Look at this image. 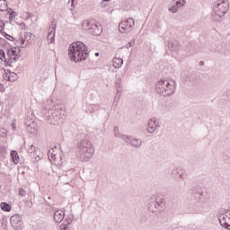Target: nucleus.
Here are the masks:
<instances>
[{
  "instance_id": "11",
  "label": "nucleus",
  "mask_w": 230,
  "mask_h": 230,
  "mask_svg": "<svg viewBox=\"0 0 230 230\" xmlns=\"http://www.w3.org/2000/svg\"><path fill=\"white\" fill-rule=\"evenodd\" d=\"M184 4H186L185 0H172L168 5V10L171 13H177V12H179V8L184 6Z\"/></svg>"
},
{
  "instance_id": "8",
  "label": "nucleus",
  "mask_w": 230,
  "mask_h": 230,
  "mask_svg": "<svg viewBox=\"0 0 230 230\" xmlns=\"http://www.w3.org/2000/svg\"><path fill=\"white\" fill-rule=\"evenodd\" d=\"M75 177H76L75 169H70L59 174L58 182H61V184H69V182H71Z\"/></svg>"
},
{
  "instance_id": "27",
  "label": "nucleus",
  "mask_w": 230,
  "mask_h": 230,
  "mask_svg": "<svg viewBox=\"0 0 230 230\" xmlns=\"http://www.w3.org/2000/svg\"><path fill=\"white\" fill-rule=\"evenodd\" d=\"M18 75L13 72H9V76H7L8 82H15L17 80Z\"/></svg>"
},
{
  "instance_id": "33",
  "label": "nucleus",
  "mask_w": 230,
  "mask_h": 230,
  "mask_svg": "<svg viewBox=\"0 0 230 230\" xmlns=\"http://www.w3.org/2000/svg\"><path fill=\"white\" fill-rule=\"evenodd\" d=\"M3 35H4V37H5V39H7V40H13V38L11 35H9L8 33L3 32Z\"/></svg>"
},
{
  "instance_id": "20",
  "label": "nucleus",
  "mask_w": 230,
  "mask_h": 230,
  "mask_svg": "<svg viewBox=\"0 0 230 230\" xmlns=\"http://www.w3.org/2000/svg\"><path fill=\"white\" fill-rule=\"evenodd\" d=\"M167 48L170 51H175V53H177L181 49V46L179 45V41L177 40L168 41Z\"/></svg>"
},
{
  "instance_id": "43",
  "label": "nucleus",
  "mask_w": 230,
  "mask_h": 230,
  "mask_svg": "<svg viewBox=\"0 0 230 230\" xmlns=\"http://www.w3.org/2000/svg\"><path fill=\"white\" fill-rule=\"evenodd\" d=\"M199 66H204V61H200Z\"/></svg>"
},
{
  "instance_id": "2",
  "label": "nucleus",
  "mask_w": 230,
  "mask_h": 230,
  "mask_svg": "<svg viewBox=\"0 0 230 230\" xmlns=\"http://www.w3.org/2000/svg\"><path fill=\"white\" fill-rule=\"evenodd\" d=\"M76 155L83 163H87L94 155V147L85 136L77 144Z\"/></svg>"
},
{
  "instance_id": "14",
  "label": "nucleus",
  "mask_w": 230,
  "mask_h": 230,
  "mask_svg": "<svg viewBox=\"0 0 230 230\" xmlns=\"http://www.w3.org/2000/svg\"><path fill=\"white\" fill-rule=\"evenodd\" d=\"M27 152L31 156V163H39V161H40V156L37 155V147H35V146L31 145Z\"/></svg>"
},
{
  "instance_id": "22",
  "label": "nucleus",
  "mask_w": 230,
  "mask_h": 230,
  "mask_svg": "<svg viewBox=\"0 0 230 230\" xmlns=\"http://www.w3.org/2000/svg\"><path fill=\"white\" fill-rule=\"evenodd\" d=\"M11 226L14 227H21L22 226V219L19 216H13L11 217Z\"/></svg>"
},
{
  "instance_id": "24",
  "label": "nucleus",
  "mask_w": 230,
  "mask_h": 230,
  "mask_svg": "<svg viewBox=\"0 0 230 230\" xmlns=\"http://www.w3.org/2000/svg\"><path fill=\"white\" fill-rule=\"evenodd\" d=\"M122 66H123L122 58H113V67H115V69H119V67H121Z\"/></svg>"
},
{
  "instance_id": "4",
  "label": "nucleus",
  "mask_w": 230,
  "mask_h": 230,
  "mask_svg": "<svg viewBox=\"0 0 230 230\" xmlns=\"http://www.w3.org/2000/svg\"><path fill=\"white\" fill-rule=\"evenodd\" d=\"M164 197L159 194L154 195L149 199L148 201V210L153 213V215H159V213L164 211L165 208Z\"/></svg>"
},
{
  "instance_id": "18",
  "label": "nucleus",
  "mask_w": 230,
  "mask_h": 230,
  "mask_svg": "<svg viewBox=\"0 0 230 230\" xmlns=\"http://www.w3.org/2000/svg\"><path fill=\"white\" fill-rule=\"evenodd\" d=\"M13 49L7 50V61L9 66H12L13 62H17L21 58V55H13Z\"/></svg>"
},
{
  "instance_id": "6",
  "label": "nucleus",
  "mask_w": 230,
  "mask_h": 230,
  "mask_svg": "<svg viewBox=\"0 0 230 230\" xmlns=\"http://www.w3.org/2000/svg\"><path fill=\"white\" fill-rule=\"evenodd\" d=\"M49 102H44L42 106V113L49 118V121L52 123V125H57L58 121H60L61 116L58 114V110L49 108Z\"/></svg>"
},
{
  "instance_id": "16",
  "label": "nucleus",
  "mask_w": 230,
  "mask_h": 230,
  "mask_svg": "<svg viewBox=\"0 0 230 230\" xmlns=\"http://www.w3.org/2000/svg\"><path fill=\"white\" fill-rule=\"evenodd\" d=\"M172 175L174 181H184V170L181 168H174L172 172Z\"/></svg>"
},
{
  "instance_id": "25",
  "label": "nucleus",
  "mask_w": 230,
  "mask_h": 230,
  "mask_svg": "<svg viewBox=\"0 0 230 230\" xmlns=\"http://www.w3.org/2000/svg\"><path fill=\"white\" fill-rule=\"evenodd\" d=\"M11 156L14 164H19V153H17V151L15 150H13L11 151Z\"/></svg>"
},
{
  "instance_id": "35",
  "label": "nucleus",
  "mask_w": 230,
  "mask_h": 230,
  "mask_svg": "<svg viewBox=\"0 0 230 230\" xmlns=\"http://www.w3.org/2000/svg\"><path fill=\"white\" fill-rule=\"evenodd\" d=\"M3 30H4V22L0 20V33H1V31H3Z\"/></svg>"
},
{
  "instance_id": "48",
  "label": "nucleus",
  "mask_w": 230,
  "mask_h": 230,
  "mask_svg": "<svg viewBox=\"0 0 230 230\" xmlns=\"http://www.w3.org/2000/svg\"><path fill=\"white\" fill-rule=\"evenodd\" d=\"M14 126V124H13V127ZM13 130H15V127H13Z\"/></svg>"
},
{
  "instance_id": "38",
  "label": "nucleus",
  "mask_w": 230,
  "mask_h": 230,
  "mask_svg": "<svg viewBox=\"0 0 230 230\" xmlns=\"http://www.w3.org/2000/svg\"><path fill=\"white\" fill-rule=\"evenodd\" d=\"M198 194L199 195V197H198V199H201L202 195H204V192H202V190L198 191Z\"/></svg>"
},
{
  "instance_id": "10",
  "label": "nucleus",
  "mask_w": 230,
  "mask_h": 230,
  "mask_svg": "<svg viewBox=\"0 0 230 230\" xmlns=\"http://www.w3.org/2000/svg\"><path fill=\"white\" fill-rule=\"evenodd\" d=\"M31 37H33L31 32H24L23 36L21 35L16 42L21 45V48H28L31 44Z\"/></svg>"
},
{
  "instance_id": "45",
  "label": "nucleus",
  "mask_w": 230,
  "mask_h": 230,
  "mask_svg": "<svg viewBox=\"0 0 230 230\" xmlns=\"http://www.w3.org/2000/svg\"><path fill=\"white\" fill-rule=\"evenodd\" d=\"M103 1V3H109V1H111V0H102Z\"/></svg>"
},
{
  "instance_id": "3",
  "label": "nucleus",
  "mask_w": 230,
  "mask_h": 230,
  "mask_svg": "<svg viewBox=\"0 0 230 230\" xmlns=\"http://www.w3.org/2000/svg\"><path fill=\"white\" fill-rule=\"evenodd\" d=\"M155 91L160 96H172L175 94V81L162 79L155 84Z\"/></svg>"
},
{
  "instance_id": "46",
  "label": "nucleus",
  "mask_w": 230,
  "mask_h": 230,
  "mask_svg": "<svg viewBox=\"0 0 230 230\" xmlns=\"http://www.w3.org/2000/svg\"><path fill=\"white\" fill-rule=\"evenodd\" d=\"M74 3H75V0H72L71 1V6H73Z\"/></svg>"
},
{
  "instance_id": "15",
  "label": "nucleus",
  "mask_w": 230,
  "mask_h": 230,
  "mask_svg": "<svg viewBox=\"0 0 230 230\" xmlns=\"http://www.w3.org/2000/svg\"><path fill=\"white\" fill-rule=\"evenodd\" d=\"M218 220L220 223V226L222 227H225V229H229L230 230V214H221L218 216Z\"/></svg>"
},
{
  "instance_id": "23",
  "label": "nucleus",
  "mask_w": 230,
  "mask_h": 230,
  "mask_svg": "<svg viewBox=\"0 0 230 230\" xmlns=\"http://www.w3.org/2000/svg\"><path fill=\"white\" fill-rule=\"evenodd\" d=\"M113 134H114L115 137H119L123 141H125V139H128V137H127V135H123V134L119 133V128L118 126H116L114 128Z\"/></svg>"
},
{
  "instance_id": "32",
  "label": "nucleus",
  "mask_w": 230,
  "mask_h": 230,
  "mask_svg": "<svg viewBox=\"0 0 230 230\" xmlns=\"http://www.w3.org/2000/svg\"><path fill=\"white\" fill-rule=\"evenodd\" d=\"M18 193H19L20 197H26V190H24V189H22V188H20L18 190Z\"/></svg>"
},
{
  "instance_id": "9",
  "label": "nucleus",
  "mask_w": 230,
  "mask_h": 230,
  "mask_svg": "<svg viewBox=\"0 0 230 230\" xmlns=\"http://www.w3.org/2000/svg\"><path fill=\"white\" fill-rule=\"evenodd\" d=\"M135 21L133 18H128L126 21H122L119 24V31L120 33H128L132 31V28H134Z\"/></svg>"
},
{
  "instance_id": "29",
  "label": "nucleus",
  "mask_w": 230,
  "mask_h": 230,
  "mask_svg": "<svg viewBox=\"0 0 230 230\" xmlns=\"http://www.w3.org/2000/svg\"><path fill=\"white\" fill-rule=\"evenodd\" d=\"M5 10H8V4L0 1V12H5Z\"/></svg>"
},
{
  "instance_id": "26",
  "label": "nucleus",
  "mask_w": 230,
  "mask_h": 230,
  "mask_svg": "<svg viewBox=\"0 0 230 230\" xmlns=\"http://www.w3.org/2000/svg\"><path fill=\"white\" fill-rule=\"evenodd\" d=\"M0 208H1L2 211H5L7 213H10V211H12V206H10V204H8L6 202H2L0 204Z\"/></svg>"
},
{
  "instance_id": "17",
  "label": "nucleus",
  "mask_w": 230,
  "mask_h": 230,
  "mask_svg": "<svg viewBox=\"0 0 230 230\" xmlns=\"http://www.w3.org/2000/svg\"><path fill=\"white\" fill-rule=\"evenodd\" d=\"M128 139H124L126 143H129L132 146H135V148H139L141 145H143V141L139 138H133L132 136H126Z\"/></svg>"
},
{
  "instance_id": "5",
  "label": "nucleus",
  "mask_w": 230,
  "mask_h": 230,
  "mask_svg": "<svg viewBox=\"0 0 230 230\" xmlns=\"http://www.w3.org/2000/svg\"><path fill=\"white\" fill-rule=\"evenodd\" d=\"M227 10H229V2L225 0H217L214 7V21L216 22H220V19H222V17L227 13Z\"/></svg>"
},
{
  "instance_id": "41",
  "label": "nucleus",
  "mask_w": 230,
  "mask_h": 230,
  "mask_svg": "<svg viewBox=\"0 0 230 230\" xmlns=\"http://www.w3.org/2000/svg\"><path fill=\"white\" fill-rule=\"evenodd\" d=\"M20 26H23V27H24V30H26V24H25L24 22H22V23L20 24Z\"/></svg>"
},
{
  "instance_id": "31",
  "label": "nucleus",
  "mask_w": 230,
  "mask_h": 230,
  "mask_svg": "<svg viewBox=\"0 0 230 230\" xmlns=\"http://www.w3.org/2000/svg\"><path fill=\"white\" fill-rule=\"evenodd\" d=\"M15 17H17V12L12 11L9 16V20L12 22L13 19H15Z\"/></svg>"
},
{
  "instance_id": "34",
  "label": "nucleus",
  "mask_w": 230,
  "mask_h": 230,
  "mask_svg": "<svg viewBox=\"0 0 230 230\" xmlns=\"http://www.w3.org/2000/svg\"><path fill=\"white\" fill-rule=\"evenodd\" d=\"M134 44H136V41H135L134 40H132L131 41H129V42L126 45L127 49H128V48H132V46H134Z\"/></svg>"
},
{
  "instance_id": "39",
  "label": "nucleus",
  "mask_w": 230,
  "mask_h": 230,
  "mask_svg": "<svg viewBox=\"0 0 230 230\" xmlns=\"http://www.w3.org/2000/svg\"><path fill=\"white\" fill-rule=\"evenodd\" d=\"M0 91L3 93L4 91V85L3 84H0Z\"/></svg>"
},
{
  "instance_id": "19",
  "label": "nucleus",
  "mask_w": 230,
  "mask_h": 230,
  "mask_svg": "<svg viewBox=\"0 0 230 230\" xmlns=\"http://www.w3.org/2000/svg\"><path fill=\"white\" fill-rule=\"evenodd\" d=\"M66 217V213L64 210L58 209L54 212V221L57 224H60L62 220H64V217Z\"/></svg>"
},
{
  "instance_id": "13",
  "label": "nucleus",
  "mask_w": 230,
  "mask_h": 230,
  "mask_svg": "<svg viewBox=\"0 0 230 230\" xmlns=\"http://www.w3.org/2000/svg\"><path fill=\"white\" fill-rule=\"evenodd\" d=\"M115 87L117 89V93L115 95L113 103L115 105H118L119 99L121 98V93H123V88L121 86V78L117 79V81L115 82Z\"/></svg>"
},
{
  "instance_id": "12",
  "label": "nucleus",
  "mask_w": 230,
  "mask_h": 230,
  "mask_svg": "<svg viewBox=\"0 0 230 230\" xmlns=\"http://www.w3.org/2000/svg\"><path fill=\"white\" fill-rule=\"evenodd\" d=\"M160 128H161V122H159V120H157L154 118L149 119L148 127L146 128V130L149 134H154V132H155V130H159Z\"/></svg>"
},
{
  "instance_id": "28",
  "label": "nucleus",
  "mask_w": 230,
  "mask_h": 230,
  "mask_svg": "<svg viewBox=\"0 0 230 230\" xmlns=\"http://www.w3.org/2000/svg\"><path fill=\"white\" fill-rule=\"evenodd\" d=\"M49 161H57V155L55 154V150L50 149L48 153Z\"/></svg>"
},
{
  "instance_id": "1",
  "label": "nucleus",
  "mask_w": 230,
  "mask_h": 230,
  "mask_svg": "<svg viewBox=\"0 0 230 230\" xmlns=\"http://www.w3.org/2000/svg\"><path fill=\"white\" fill-rule=\"evenodd\" d=\"M68 56L73 62H82L87 59L89 52L87 51V46L81 41L73 42L68 49Z\"/></svg>"
},
{
  "instance_id": "42",
  "label": "nucleus",
  "mask_w": 230,
  "mask_h": 230,
  "mask_svg": "<svg viewBox=\"0 0 230 230\" xmlns=\"http://www.w3.org/2000/svg\"><path fill=\"white\" fill-rule=\"evenodd\" d=\"M13 55H19V54H17V51L15 50V49H13Z\"/></svg>"
},
{
  "instance_id": "44",
  "label": "nucleus",
  "mask_w": 230,
  "mask_h": 230,
  "mask_svg": "<svg viewBox=\"0 0 230 230\" xmlns=\"http://www.w3.org/2000/svg\"><path fill=\"white\" fill-rule=\"evenodd\" d=\"M95 57H100V53L96 52Z\"/></svg>"
},
{
  "instance_id": "7",
  "label": "nucleus",
  "mask_w": 230,
  "mask_h": 230,
  "mask_svg": "<svg viewBox=\"0 0 230 230\" xmlns=\"http://www.w3.org/2000/svg\"><path fill=\"white\" fill-rule=\"evenodd\" d=\"M82 28L83 30H86V31L95 36L102 35V31H103L102 23L94 22L93 21H84L82 23Z\"/></svg>"
},
{
  "instance_id": "49",
  "label": "nucleus",
  "mask_w": 230,
  "mask_h": 230,
  "mask_svg": "<svg viewBox=\"0 0 230 230\" xmlns=\"http://www.w3.org/2000/svg\"><path fill=\"white\" fill-rule=\"evenodd\" d=\"M54 22H55V20H53L52 23H54Z\"/></svg>"
},
{
  "instance_id": "37",
  "label": "nucleus",
  "mask_w": 230,
  "mask_h": 230,
  "mask_svg": "<svg viewBox=\"0 0 230 230\" xmlns=\"http://www.w3.org/2000/svg\"><path fill=\"white\" fill-rule=\"evenodd\" d=\"M60 229L61 230H67V225L62 224L61 226H60Z\"/></svg>"
},
{
  "instance_id": "40",
  "label": "nucleus",
  "mask_w": 230,
  "mask_h": 230,
  "mask_svg": "<svg viewBox=\"0 0 230 230\" xmlns=\"http://www.w3.org/2000/svg\"><path fill=\"white\" fill-rule=\"evenodd\" d=\"M8 76H10V75H8V74L4 75V79L8 80Z\"/></svg>"
},
{
  "instance_id": "21",
  "label": "nucleus",
  "mask_w": 230,
  "mask_h": 230,
  "mask_svg": "<svg viewBox=\"0 0 230 230\" xmlns=\"http://www.w3.org/2000/svg\"><path fill=\"white\" fill-rule=\"evenodd\" d=\"M57 31V23L52 26V30L48 33L47 40L49 44H53L55 42V31Z\"/></svg>"
},
{
  "instance_id": "30",
  "label": "nucleus",
  "mask_w": 230,
  "mask_h": 230,
  "mask_svg": "<svg viewBox=\"0 0 230 230\" xmlns=\"http://www.w3.org/2000/svg\"><path fill=\"white\" fill-rule=\"evenodd\" d=\"M0 60H4V62H7L6 54L3 49H0Z\"/></svg>"
},
{
  "instance_id": "36",
  "label": "nucleus",
  "mask_w": 230,
  "mask_h": 230,
  "mask_svg": "<svg viewBox=\"0 0 230 230\" xmlns=\"http://www.w3.org/2000/svg\"><path fill=\"white\" fill-rule=\"evenodd\" d=\"M65 222H66V226H70V224H72V222H73V219H71V218H69V219L66 218V219H65Z\"/></svg>"
},
{
  "instance_id": "47",
  "label": "nucleus",
  "mask_w": 230,
  "mask_h": 230,
  "mask_svg": "<svg viewBox=\"0 0 230 230\" xmlns=\"http://www.w3.org/2000/svg\"><path fill=\"white\" fill-rule=\"evenodd\" d=\"M1 2H3V3H6V0H0Z\"/></svg>"
}]
</instances>
